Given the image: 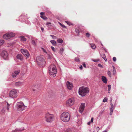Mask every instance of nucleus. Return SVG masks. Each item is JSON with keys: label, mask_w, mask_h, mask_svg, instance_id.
<instances>
[{"label": "nucleus", "mask_w": 132, "mask_h": 132, "mask_svg": "<svg viewBox=\"0 0 132 132\" xmlns=\"http://www.w3.org/2000/svg\"><path fill=\"white\" fill-rule=\"evenodd\" d=\"M49 73L50 75L53 76L54 77L57 73V69L56 66L54 64L51 65L48 68Z\"/></svg>", "instance_id": "f03ea898"}, {"label": "nucleus", "mask_w": 132, "mask_h": 132, "mask_svg": "<svg viewBox=\"0 0 132 132\" xmlns=\"http://www.w3.org/2000/svg\"><path fill=\"white\" fill-rule=\"evenodd\" d=\"M75 101L74 98H70L67 101L66 105L68 106H72L74 104Z\"/></svg>", "instance_id": "0eeeda50"}, {"label": "nucleus", "mask_w": 132, "mask_h": 132, "mask_svg": "<svg viewBox=\"0 0 132 132\" xmlns=\"http://www.w3.org/2000/svg\"><path fill=\"white\" fill-rule=\"evenodd\" d=\"M60 118L61 120L67 122L69 121L70 119L69 114L67 112H63L61 115Z\"/></svg>", "instance_id": "f257e3e1"}, {"label": "nucleus", "mask_w": 132, "mask_h": 132, "mask_svg": "<svg viewBox=\"0 0 132 132\" xmlns=\"http://www.w3.org/2000/svg\"><path fill=\"white\" fill-rule=\"evenodd\" d=\"M107 74H108V75L110 77H111V73L110 71H108Z\"/></svg>", "instance_id": "c756f323"}, {"label": "nucleus", "mask_w": 132, "mask_h": 132, "mask_svg": "<svg viewBox=\"0 0 132 132\" xmlns=\"http://www.w3.org/2000/svg\"><path fill=\"white\" fill-rule=\"evenodd\" d=\"M98 66L100 67H102V65H101L100 64H98Z\"/></svg>", "instance_id": "8fccbe9b"}, {"label": "nucleus", "mask_w": 132, "mask_h": 132, "mask_svg": "<svg viewBox=\"0 0 132 132\" xmlns=\"http://www.w3.org/2000/svg\"><path fill=\"white\" fill-rule=\"evenodd\" d=\"M42 51L44 52H45V53H46L47 54V52L43 48H42Z\"/></svg>", "instance_id": "c9c22d12"}, {"label": "nucleus", "mask_w": 132, "mask_h": 132, "mask_svg": "<svg viewBox=\"0 0 132 132\" xmlns=\"http://www.w3.org/2000/svg\"><path fill=\"white\" fill-rule=\"evenodd\" d=\"M10 97L12 98H14L17 96V94L16 90L15 89H13L10 91L9 94Z\"/></svg>", "instance_id": "1a4fd4ad"}, {"label": "nucleus", "mask_w": 132, "mask_h": 132, "mask_svg": "<svg viewBox=\"0 0 132 132\" xmlns=\"http://www.w3.org/2000/svg\"><path fill=\"white\" fill-rule=\"evenodd\" d=\"M65 132H71V130L70 129H68L66 130Z\"/></svg>", "instance_id": "4c0bfd02"}, {"label": "nucleus", "mask_w": 132, "mask_h": 132, "mask_svg": "<svg viewBox=\"0 0 132 132\" xmlns=\"http://www.w3.org/2000/svg\"><path fill=\"white\" fill-rule=\"evenodd\" d=\"M108 91H109V93H110L109 91L111 90V85H108Z\"/></svg>", "instance_id": "c85d7f7f"}, {"label": "nucleus", "mask_w": 132, "mask_h": 132, "mask_svg": "<svg viewBox=\"0 0 132 132\" xmlns=\"http://www.w3.org/2000/svg\"><path fill=\"white\" fill-rule=\"evenodd\" d=\"M75 60L77 62H78L79 61V58L78 57H76Z\"/></svg>", "instance_id": "f704fd0d"}, {"label": "nucleus", "mask_w": 132, "mask_h": 132, "mask_svg": "<svg viewBox=\"0 0 132 132\" xmlns=\"http://www.w3.org/2000/svg\"><path fill=\"white\" fill-rule=\"evenodd\" d=\"M78 30L77 29H76V31L78 33H79V31H77Z\"/></svg>", "instance_id": "864d4df0"}, {"label": "nucleus", "mask_w": 132, "mask_h": 132, "mask_svg": "<svg viewBox=\"0 0 132 132\" xmlns=\"http://www.w3.org/2000/svg\"><path fill=\"white\" fill-rule=\"evenodd\" d=\"M64 51V49L62 48H60V52L62 54L63 53V52Z\"/></svg>", "instance_id": "473e14b6"}, {"label": "nucleus", "mask_w": 132, "mask_h": 132, "mask_svg": "<svg viewBox=\"0 0 132 132\" xmlns=\"http://www.w3.org/2000/svg\"><path fill=\"white\" fill-rule=\"evenodd\" d=\"M57 42L58 43H62L63 42V40L61 38H59L57 39Z\"/></svg>", "instance_id": "5701e85b"}, {"label": "nucleus", "mask_w": 132, "mask_h": 132, "mask_svg": "<svg viewBox=\"0 0 132 132\" xmlns=\"http://www.w3.org/2000/svg\"><path fill=\"white\" fill-rule=\"evenodd\" d=\"M17 58L20 59V60H22L23 59V57L22 55L20 54H18L16 56Z\"/></svg>", "instance_id": "a211bd4d"}, {"label": "nucleus", "mask_w": 132, "mask_h": 132, "mask_svg": "<svg viewBox=\"0 0 132 132\" xmlns=\"http://www.w3.org/2000/svg\"><path fill=\"white\" fill-rule=\"evenodd\" d=\"M50 36H51L53 38V39H56V37L55 36L53 35H50Z\"/></svg>", "instance_id": "a19ab883"}, {"label": "nucleus", "mask_w": 132, "mask_h": 132, "mask_svg": "<svg viewBox=\"0 0 132 132\" xmlns=\"http://www.w3.org/2000/svg\"><path fill=\"white\" fill-rule=\"evenodd\" d=\"M108 98H107L105 97L103 100V102H106L107 101Z\"/></svg>", "instance_id": "72a5a7b5"}, {"label": "nucleus", "mask_w": 132, "mask_h": 132, "mask_svg": "<svg viewBox=\"0 0 132 132\" xmlns=\"http://www.w3.org/2000/svg\"><path fill=\"white\" fill-rule=\"evenodd\" d=\"M7 103V106L6 107H5L2 110V111L3 113H4L5 112V111L6 110V109H7L8 111H9V107L10 106V104L7 103V102H6Z\"/></svg>", "instance_id": "ddd939ff"}, {"label": "nucleus", "mask_w": 132, "mask_h": 132, "mask_svg": "<svg viewBox=\"0 0 132 132\" xmlns=\"http://www.w3.org/2000/svg\"><path fill=\"white\" fill-rule=\"evenodd\" d=\"M53 115L47 113L45 114V119L47 122H51L53 120Z\"/></svg>", "instance_id": "423d86ee"}, {"label": "nucleus", "mask_w": 132, "mask_h": 132, "mask_svg": "<svg viewBox=\"0 0 132 132\" xmlns=\"http://www.w3.org/2000/svg\"><path fill=\"white\" fill-rule=\"evenodd\" d=\"M116 58L115 57H113V60L114 61H116Z\"/></svg>", "instance_id": "37998d69"}, {"label": "nucleus", "mask_w": 132, "mask_h": 132, "mask_svg": "<svg viewBox=\"0 0 132 132\" xmlns=\"http://www.w3.org/2000/svg\"><path fill=\"white\" fill-rule=\"evenodd\" d=\"M65 22H66L67 23V24L69 25L70 26L71 24V23L70 22H68V21H65Z\"/></svg>", "instance_id": "58836bf2"}, {"label": "nucleus", "mask_w": 132, "mask_h": 132, "mask_svg": "<svg viewBox=\"0 0 132 132\" xmlns=\"http://www.w3.org/2000/svg\"><path fill=\"white\" fill-rule=\"evenodd\" d=\"M92 61H94L95 62H96L99 61L100 60V59H92Z\"/></svg>", "instance_id": "bb28decb"}, {"label": "nucleus", "mask_w": 132, "mask_h": 132, "mask_svg": "<svg viewBox=\"0 0 132 132\" xmlns=\"http://www.w3.org/2000/svg\"><path fill=\"white\" fill-rule=\"evenodd\" d=\"M112 67H113V75H115L116 74V69H115V67H114V66H112Z\"/></svg>", "instance_id": "cd10ccee"}, {"label": "nucleus", "mask_w": 132, "mask_h": 132, "mask_svg": "<svg viewBox=\"0 0 132 132\" xmlns=\"http://www.w3.org/2000/svg\"><path fill=\"white\" fill-rule=\"evenodd\" d=\"M82 65H81V66L80 67V69H82Z\"/></svg>", "instance_id": "5fc2aeb1"}, {"label": "nucleus", "mask_w": 132, "mask_h": 132, "mask_svg": "<svg viewBox=\"0 0 132 132\" xmlns=\"http://www.w3.org/2000/svg\"><path fill=\"white\" fill-rule=\"evenodd\" d=\"M108 131L107 130H105L102 131V132H107Z\"/></svg>", "instance_id": "6e6d98bb"}, {"label": "nucleus", "mask_w": 132, "mask_h": 132, "mask_svg": "<svg viewBox=\"0 0 132 132\" xmlns=\"http://www.w3.org/2000/svg\"><path fill=\"white\" fill-rule=\"evenodd\" d=\"M32 44L34 45H36V43L35 42V41L34 40H32Z\"/></svg>", "instance_id": "e433bc0d"}, {"label": "nucleus", "mask_w": 132, "mask_h": 132, "mask_svg": "<svg viewBox=\"0 0 132 132\" xmlns=\"http://www.w3.org/2000/svg\"><path fill=\"white\" fill-rule=\"evenodd\" d=\"M36 62L37 64L39 65H42L44 64L45 63L44 59L42 56L37 57Z\"/></svg>", "instance_id": "39448f33"}, {"label": "nucleus", "mask_w": 132, "mask_h": 132, "mask_svg": "<svg viewBox=\"0 0 132 132\" xmlns=\"http://www.w3.org/2000/svg\"><path fill=\"white\" fill-rule=\"evenodd\" d=\"M22 82L20 81H18L16 82L15 83V85L16 86H19L22 85Z\"/></svg>", "instance_id": "aec40b11"}, {"label": "nucleus", "mask_w": 132, "mask_h": 132, "mask_svg": "<svg viewBox=\"0 0 132 132\" xmlns=\"http://www.w3.org/2000/svg\"><path fill=\"white\" fill-rule=\"evenodd\" d=\"M51 47L52 50L54 52H55V49L54 47L51 46Z\"/></svg>", "instance_id": "ea45409f"}, {"label": "nucleus", "mask_w": 132, "mask_h": 132, "mask_svg": "<svg viewBox=\"0 0 132 132\" xmlns=\"http://www.w3.org/2000/svg\"><path fill=\"white\" fill-rule=\"evenodd\" d=\"M21 52L26 57L28 58L29 57L30 54L28 51L26 50L21 49Z\"/></svg>", "instance_id": "9d476101"}, {"label": "nucleus", "mask_w": 132, "mask_h": 132, "mask_svg": "<svg viewBox=\"0 0 132 132\" xmlns=\"http://www.w3.org/2000/svg\"><path fill=\"white\" fill-rule=\"evenodd\" d=\"M91 122L89 121V122H88L87 123V124L88 125H90Z\"/></svg>", "instance_id": "3c124183"}, {"label": "nucleus", "mask_w": 132, "mask_h": 132, "mask_svg": "<svg viewBox=\"0 0 132 132\" xmlns=\"http://www.w3.org/2000/svg\"><path fill=\"white\" fill-rule=\"evenodd\" d=\"M101 56L105 62L107 61V60L106 58L105 55L104 54H102L101 55Z\"/></svg>", "instance_id": "6ab92c4d"}, {"label": "nucleus", "mask_w": 132, "mask_h": 132, "mask_svg": "<svg viewBox=\"0 0 132 132\" xmlns=\"http://www.w3.org/2000/svg\"><path fill=\"white\" fill-rule=\"evenodd\" d=\"M40 14L41 15L40 17L44 20H46L47 19V18L46 16H44L45 15V13L41 12L40 13Z\"/></svg>", "instance_id": "2eb2a0df"}, {"label": "nucleus", "mask_w": 132, "mask_h": 132, "mask_svg": "<svg viewBox=\"0 0 132 132\" xmlns=\"http://www.w3.org/2000/svg\"><path fill=\"white\" fill-rule=\"evenodd\" d=\"M22 129H16L14 130H13L12 132H19L22 131Z\"/></svg>", "instance_id": "4be33fe9"}, {"label": "nucleus", "mask_w": 132, "mask_h": 132, "mask_svg": "<svg viewBox=\"0 0 132 132\" xmlns=\"http://www.w3.org/2000/svg\"><path fill=\"white\" fill-rule=\"evenodd\" d=\"M92 48L93 49H95L96 48V46L94 44H90Z\"/></svg>", "instance_id": "a878e982"}, {"label": "nucleus", "mask_w": 132, "mask_h": 132, "mask_svg": "<svg viewBox=\"0 0 132 132\" xmlns=\"http://www.w3.org/2000/svg\"><path fill=\"white\" fill-rule=\"evenodd\" d=\"M51 24V23L50 22H48L46 23V25L47 26H49L50 25V24Z\"/></svg>", "instance_id": "c03bdc74"}, {"label": "nucleus", "mask_w": 132, "mask_h": 132, "mask_svg": "<svg viewBox=\"0 0 132 132\" xmlns=\"http://www.w3.org/2000/svg\"><path fill=\"white\" fill-rule=\"evenodd\" d=\"M1 55L4 59H5L7 57L8 54L7 52L5 50H4L2 51L1 53Z\"/></svg>", "instance_id": "9b49d317"}, {"label": "nucleus", "mask_w": 132, "mask_h": 132, "mask_svg": "<svg viewBox=\"0 0 132 132\" xmlns=\"http://www.w3.org/2000/svg\"><path fill=\"white\" fill-rule=\"evenodd\" d=\"M20 37L21 38V41H26V39L24 37V36H21Z\"/></svg>", "instance_id": "393cba45"}, {"label": "nucleus", "mask_w": 132, "mask_h": 132, "mask_svg": "<svg viewBox=\"0 0 132 132\" xmlns=\"http://www.w3.org/2000/svg\"><path fill=\"white\" fill-rule=\"evenodd\" d=\"M16 105L17 110L19 111H22L26 109L27 106H25L22 102L17 103Z\"/></svg>", "instance_id": "20e7f679"}, {"label": "nucleus", "mask_w": 132, "mask_h": 132, "mask_svg": "<svg viewBox=\"0 0 132 132\" xmlns=\"http://www.w3.org/2000/svg\"><path fill=\"white\" fill-rule=\"evenodd\" d=\"M85 36L87 37H89L90 36L89 33L88 32L86 33L85 34Z\"/></svg>", "instance_id": "2f4dec72"}, {"label": "nucleus", "mask_w": 132, "mask_h": 132, "mask_svg": "<svg viewBox=\"0 0 132 132\" xmlns=\"http://www.w3.org/2000/svg\"><path fill=\"white\" fill-rule=\"evenodd\" d=\"M15 35V34L12 32L6 33L3 36L4 38L8 39L14 36Z\"/></svg>", "instance_id": "6e6552de"}, {"label": "nucleus", "mask_w": 132, "mask_h": 132, "mask_svg": "<svg viewBox=\"0 0 132 132\" xmlns=\"http://www.w3.org/2000/svg\"><path fill=\"white\" fill-rule=\"evenodd\" d=\"M67 85L68 88L69 89H71L73 87V85L72 83H70L69 82L67 81Z\"/></svg>", "instance_id": "4468645a"}, {"label": "nucleus", "mask_w": 132, "mask_h": 132, "mask_svg": "<svg viewBox=\"0 0 132 132\" xmlns=\"http://www.w3.org/2000/svg\"><path fill=\"white\" fill-rule=\"evenodd\" d=\"M83 65L84 67H85V68L86 67V64L84 63L83 64Z\"/></svg>", "instance_id": "603ef678"}, {"label": "nucleus", "mask_w": 132, "mask_h": 132, "mask_svg": "<svg viewBox=\"0 0 132 132\" xmlns=\"http://www.w3.org/2000/svg\"><path fill=\"white\" fill-rule=\"evenodd\" d=\"M59 23L61 25V26L62 27L64 28H66V27L65 26L62 25V24H61V23Z\"/></svg>", "instance_id": "79ce46f5"}, {"label": "nucleus", "mask_w": 132, "mask_h": 132, "mask_svg": "<svg viewBox=\"0 0 132 132\" xmlns=\"http://www.w3.org/2000/svg\"><path fill=\"white\" fill-rule=\"evenodd\" d=\"M41 29L42 30V32H43L44 31V28L42 27H41Z\"/></svg>", "instance_id": "09e8293b"}, {"label": "nucleus", "mask_w": 132, "mask_h": 132, "mask_svg": "<svg viewBox=\"0 0 132 132\" xmlns=\"http://www.w3.org/2000/svg\"><path fill=\"white\" fill-rule=\"evenodd\" d=\"M84 109H81V108H79V111L80 113H82L84 111Z\"/></svg>", "instance_id": "7c9ffc66"}, {"label": "nucleus", "mask_w": 132, "mask_h": 132, "mask_svg": "<svg viewBox=\"0 0 132 132\" xmlns=\"http://www.w3.org/2000/svg\"><path fill=\"white\" fill-rule=\"evenodd\" d=\"M111 107L110 110V115H112L113 110V105L112 104H111Z\"/></svg>", "instance_id": "dca6fc26"}, {"label": "nucleus", "mask_w": 132, "mask_h": 132, "mask_svg": "<svg viewBox=\"0 0 132 132\" xmlns=\"http://www.w3.org/2000/svg\"><path fill=\"white\" fill-rule=\"evenodd\" d=\"M78 92L79 94L81 96H84L88 93V88H87L80 87L79 89Z\"/></svg>", "instance_id": "7ed1b4c3"}, {"label": "nucleus", "mask_w": 132, "mask_h": 132, "mask_svg": "<svg viewBox=\"0 0 132 132\" xmlns=\"http://www.w3.org/2000/svg\"><path fill=\"white\" fill-rule=\"evenodd\" d=\"M85 103H81L80 106V108L83 109L84 110L85 108Z\"/></svg>", "instance_id": "b1692460"}, {"label": "nucleus", "mask_w": 132, "mask_h": 132, "mask_svg": "<svg viewBox=\"0 0 132 132\" xmlns=\"http://www.w3.org/2000/svg\"><path fill=\"white\" fill-rule=\"evenodd\" d=\"M102 80L104 83L105 84H106L107 83V79L105 77L102 76Z\"/></svg>", "instance_id": "f3484780"}, {"label": "nucleus", "mask_w": 132, "mask_h": 132, "mask_svg": "<svg viewBox=\"0 0 132 132\" xmlns=\"http://www.w3.org/2000/svg\"><path fill=\"white\" fill-rule=\"evenodd\" d=\"M93 120H94L93 118V117L92 118H91L90 122H93Z\"/></svg>", "instance_id": "a18cd8bd"}, {"label": "nucleus", "mask_w": 132, "mask_h": 132, "mask_svg": "<svg viewBox=\"0 0 132 132\" xmlns=\"http://www.w3.org/2000/svg\"><path fill=\"white\" fill-rule=\"evenodd\" d=\"M50 42L53 46H56V41L54 40H51Z\"/></svg>", "instance_id": "412c9836"}, {"label": "nucleus", "mask_w": 132, "mask_h": 132, "mask_svg": "<svg viewBox=\"0 0 132 132\" xmlns=\"http://www.w3.org/2000/svg\"><path fill=\"white\" fill-rule=\"evenodd\" d=\"M20 72V70H18L15 71L13 72L12 73V76L13 78H14L16 76L18 75Z\"/></svg>", "instance_id": "f8f14e48"}, {"label": "nucleus", "mask_w": 132, "mask_h": 132, "mask_svg": "<svg viewBox=\"0 0 132 132\" xmlns=\"http://www.w3.org/2000/svg\"><path fill=\"white\" fill-rule=\"evenodd\" d=\"M2 42H1V43H0V45H2L4 43V41L3 40L2 41Z\"/></svg>", "instance_id": "de8ad7c7"}, {"label": "nucleus", "mask_w": 132, "mask_h": 132, "mask_svg": "<svg viewBox=\"0 0 132 132\" xmlns=\"http://www.w3.org/2000/svg\"><path fill=\"white\" fill-rule=\"evenodd\" d=\"M96 129L98 131L99 129H100V128L99 127H97L96 128Z\"/></svg>", "instance_id": "49530a36"}]
</instances>
